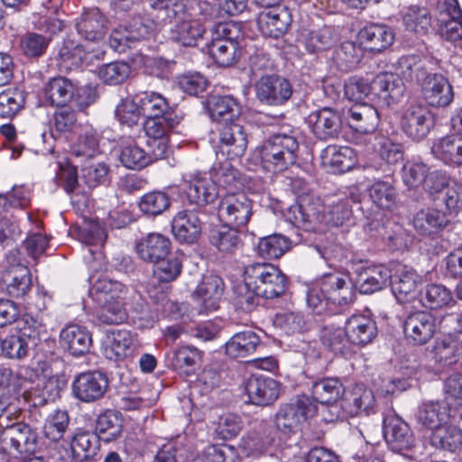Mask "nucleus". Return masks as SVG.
<instances>
[{
  "mask_svg": "<svg viewBox=\"0 0 462 462\" xmlns=\"http://www.w3.org/2000/svg\"><path fill=\"white\" fill-rule=\"evenodd\" d=\"M361 192L357 187L346 189L343 195L334 200L329 207V220L335 226H341L352 217V205L359 203Z\"/></svg>",
  "mask_w": 462,
  "mask_h": 462,
  "instance_id": "nucleus-36",
  "label": "nucleus"
},
{
  "mask_svg": "<svg viewBox=\"0 0 462 462\" xmlns=\"http://www.w3.org/2000/svg\"><path fill=\"white\" fill-rule=\"evenodd\" d=\"M273 442L271 428L261 424L242 439L241 448L246 456L258 457L267 452Z\"/></svg>",
  "mask_w": 462,
  "mask_h": 462,
  "instance_id": "nucleus-39",
  "label": "nucleus"
},
{
  "mask_svg": "<svg viewBox=\"0 0 462 462\" xmlns=\"http://www.w3.org/2000/svg\"><path fill=\"white\" fill-rule=\"evenodd\" d=\"M436 21L440 36L454 44L462 42V10L457 0H443L439 5Z\"/></svg>",
  "mask_w": 462,
  "mask_h": 462,
  "instance_id": "nucleus-9",
  "label": "nucleus"
},
{
  "mask_svg": "<svg viewBox=\"0 0 462 462\" xmlns=\"http://www.w3.org/2000/svg\"><path fill=\"white\" fill-rule=\"evenodd\" d=\"M320 293L331 304L349 306L356 300V292L347 275L332 271L321 275L318 282Z\"/></svg>",
  "mask_w": 462,
  "mask_h": 462,
  "instance_id": "nucleus-6",
  "label": "nucleus"
},
{
  "mask_svg": "<svg viewBox=\"0 0 462 462\" xmlns=\"http://www.w3.org/2000/svg\"><path fill=\"white\" fill-rule=\"evenodd\" d=\"M256 98L267 106H281L292 95L289 80L278 75L262 76L254 85Z\"/></svg>",
  "mask_w": 462,
  "mask_h": 462,
  "instance_id": "nucleus-8",
  "label": "nucleus"
},
{
  "mask_svg": "<svg viewBox=\"0 0 462 462\" xmlns=\"http://www.w3.org/2000/svg\"><path fill=\"white\" fill-rule=\"evenodd\" d=\"M309 124L313 134L319 140H330L338 136L341 132V117L329 107H323L309 116Z\"/></svg>",
  "mask_w": 462,
  "mask_h": 462,
  "instance_id": "nucleus-21",
  "label": "nucleus"
},
{
  "mask_svg": "<svg viewBox=\"0 0 462 462\" xmlns=\"http://www.w3.org/2000/svg\"><path fill=\"white\" fill-rule=\"evenodd\" d=\"M142 112L139 101L135 102L131 97L122 98L115 108V116L121 125L133 127L137 125L141 119Z\"/></svg>",
  "mask_w": 462,
  "mask_h": 462,
  "instance_id": "nucleus-60",
  "label": "nucleus"
},
{
  "mask_svg": "<svg viewBox=\"0 0 462 462\" xmlns=\"http://www.w3.org/2000/svg\"><path fill=\"white\" fill-rule=\"evenodd\" d=\"M150 34L149 27L137 21L130 25V31L114 30L109 37L110 47L119 53L125 52L129 47V42L146 38Z\"/></svg>",
  "mask_w": 462,
  "mask_h": 462,
  "instance_id": "nucleus-45",
  "label": "nucleus"
},
{
  "mask_svg": "<svg viewBox=\"0 0 462 462\" xmlns=\"http://www.w3.org/2000/svg\"><path fill=\"white\" fill-rule=\"evenodd\" d=\"M384 439L389 448L409 457L405 452L415 448V438L410 426L399 416L389 417L384 421Z\"/></svg>",
  "mask_w": 462,
  "mask_h": 462,
  "instance_id": "nucleus-11",
  "label": "nucleus"
},
{
  "mask_svg": "<svg viewBox=\"0 0 462 462\" xmlns=\"http://www.w3.org/2000/svg\"><path fill=\"white\" fill-rule=\"evenodd\" d=\"M170 206L168 195L161 191H152L143 195L139 201L140 210L150 216L163 213Z\"/></svg>",
  "mask_w": 462,
  "mask_h": 462,
  "instance_id": "nucleus-63",
  "label": "nucleus"
},
{
  "mask_svg": "<svg viewBox=\"0 0 462 462\" xmlns=\"http://www.w3.org/2000/svg\"><path fill=\"white\" fill-rule=\"evenodd\" d=\"M319 337L322 345L335 355H346L350 352L351 343L347 338L346 328L324 326Z\"/></svg>",
  "mask_w": 462,
  "mask_h": 462,
  "instance_id": "nucleus-46",
  "label": "nucleus"
},
{
  "mask_svg": "<svg viewBox=\"0 0 462 462\" xmlns=\"http://www.w3.org/2000/svg\"><path fill=\"white\" fill-rule=\"evenodd\" d=\"M245 393L253 404L266 406L278 399L280 383L273 378L254 374L246 381Z\"/></svg>",
  "mask_w": 462,
  "mask_h": 462,
  "instance_id": "nucleus-23",
  "label": "nucleus"
},
{
  "mask_svg": "<svg viewBox=\"0 0 462 462\" xmlns=\"http://www.w3.org/2000/svg\"><path fill=\"white\" fill-rule=\"evenodd\" d=\"M240 33L236 24L219 23L210 29L211 39L204 51L220 67H229L238 60V42Z\"/></svg>",
  "mask_w": 462,
  "mask_h": 462,
  "instance_id": "nucleus-4",
  "label": "nucleus"
},
{
  "mask_svg": "<svg viewBox=\"0 0 462 462\" xmlns=\"http://www.w3.org/2000/svg\"><path fill=\"white\" fill-rule=\"evenodd\" d=\"M358 38L365 49L381 52L393 44L394 33L387 25L371 23L359 31Z\"/></svg>",
  "mask_w": 462,
  "mask_h": 462,
  "instance_id": "nucleus-29",
  "label": "nucleus"
},
{
  "mask_svg": "<svg viewBox=\"0 0 462 462\" xmlns=\"http://www.w3.org/2000/svg\"><path fill=\"white\" fill-rule=\"evenodd\" d=\"M257 248L263 257L279 258L290 248V241L283 236L273 235L262 238Z\"/></svg>",
  "mask_w": 462,
  "mask_h": 462,
  "instance_id": "nucleus-62",
  "label": "nucleus"
},
{
  "mask_svg": "<svg viewBox=\"0 0 462 462\" xmlns=\"http://www.w3.org/2000/svg\"><path fill=\"white\" fill-rule=\"evenodd\" d=\"M186 182V194L191 204L204 207L214 202L219 195L216 183L206 173L192 175Z\"/></svg>",
  "mask_w": 462,
  "mask_h": 462,
  "instance_id": "nucleus-24",
  "label": "nucleus"
},
{
  "mask_svg": "<svg viewBox=\"0 0 462 462\" xmlns=\"http://www.w3.org/2000/svg\"><path fill=\"white\" fill-rule=\"evenodd\" d=\"M344 386L338 378L327 377L316 381L311 386L312 399L321 404H332L344 393Z\"/></svg>",
  "mask_w": 462,
  "mask_h": 462,
  "instance_id": "nucleus-44",
  "label": "nucleus"
},
{
  "mask_svg": "<svg viewBox=\"0 0 462 462\" xmlns=\"http://www.w3.org/2000/svg\"><path fill=\"white\" fill-rule=\"evenodd\" d=\"M120 162L127 169L140 170L151 162V157L134 142H129L122 146Z\"/></svg>",
  "mask_w": 462,
  "mask_h": 462,
  "instance_id": "nucleus-57",
  "label": "nucleus"
},
{
  "mask_svg": "<svg viewBox=\"0 0 462 462\" xmlns=\"http://www.w3.org/2000/svg\"><path fill=\"white\" fill-rule=\"evenodd\" d=\"M217 214L223 223L235 228L245 226L253 215V201L244 192L226 193L221 197Z\"/></svg>",
  "mask_w": 462,
  "mask_h": 462,
  "instance_id": "nucleus-5",
  "label": "nucleus"
},
{
  "mask_svg": "<svg viewBox=\"0 0 462 462\" xmlns=\"http://www.w3.org/2000/svg\"><path fill=\"white\" fill-rule=\"evenodd\" d=\"M171 229L174 236L180 242L192 244L201 233V222L191 211H180L172 219Z\"/></svg>",
  "mask_w": 462,
  "mask_h": 462,
  "instance_id": "nucleus-32",
  "label": "nucleus"
},
{
  "mask_svg": "<svg viewBox=\"0 0 462 462\" xmlns=\"http://www.w3.org/2000/svg\"><path fill=\"white\" fill-rule=\"evenodd\" d=\"M462 137L446 135L433 142L431 153L445 164L457 167Z\"/></svg>",
  "mask_w": 462,
  "mask_h": 462,
  "instance_id": "nucleus-47",
  "label": "nucleus"
},
{
  "mask_svg": "<svg viewBox=\"0 0 462 462\" xmlns=\"http://www.w3.org/2000/svg\"><path fill=\"white\" fill-rule=\"evenodd\" d=\"M60 341L71 355L82 356L88 352L92 338L86 328L78 325H69L60 332Z\"/></svg>",
  "mask_w": 462,
  "mask_h": 462,
  "instance_id": "nucleus-37",
  "label": "nucleus"
},
{
  "mask_svg": "<svg viewBox=\"0 0 462 462\" xmlns=\"http://www.w3.org/2000/svg\"><path fill=\"white\" fill-rule=\"evenodd\" d=\"M244 281L247 288L264 299L280 297L287 287L286 276L278 267L265 262L253 263L245 266Z\"/></svg>",
  "mask_w": 462,
  "mask_h": 462,
  "instance_id": "nucleus-3",
  "label": "nucleus"
},
{
  "mask_svg": "<svg viewBox=\"0 0 462 462\" xmlns=\"http://www.w3.org/2000/svg\"><path fill=\"white\" fill-rule=\"evenodd\" d=\"M373 203L382 209L391 210L397 202V191L394 186L386 180H375L368 189Z\"/></svg>",
  "mask_w": 462,
  "mask_h": 462,
  "instance_id": "nucleus-52",
  "label": "nucleus"
},
{
  "mask_svg": "<svg viewBox=\"0 0 462 462\" xmlns=\"http://www.w3.org/2000/svg\"><path fill=\"white\" fill-rule=\"evenodd\" d=\"M402 21L406 30L417 35H426L432 23L429 11L418 6H411L404 14Z\"/></svg>",
  "mask_w": 462,
  "mask_h": 462,
  "instance_id": "nucleus-54",
  "label": "nucleus"
},
{
  "mask_svg": "<svg viewBox=\"0 0 462 462\" xmlns=\"http://www.w3.org/2000/svg\"><path fill=\"white\" fill-rule=\"evenodd\" d=\"M433 126V119L429 109L422 105H411L403 112L401 118L402 132L411 140L424 139Z\"/></svg>",
  "mask_w": 462,
  "mask_h": 462,
  "instance_id": "nucleus-12",
  "label": "nucleus"
},
{
  "mask_svg": "<svg viewBox=\"0 0 462 462\" xmlns=\"http://www.w3.org/2000/svg\"><path fill=\"white\" fill-rule=\"evenodd\" d=\"M108 387L106 376L101 372H87L79 374L72 383L74 396L83 402L99 400Z\"/></svg>",
  "mask_w": 462,
  "mask_h": 462,
  "instance_id": "nucleus-15",
  "label": "nucleus"
},
{
  "mask_svg": "<svg viewBox=\"0 0 462 462\" xmlns=\"http://www.w3.org/2000/svg\"><path fill=\"white\" fill-rule=\"evenodd\" d=\"M153 276L162 282L175 281L180 274L182 269V259L171 253L156 263H152Z\"/></svg>",
  "mask_w": 462,
  "mask_h": 462,
  "instance_id": "nucleus-55",
  "label": "nucleus"
},
{
  "mask_svg": "<svg viewBox=\"0 0 462 462\" xmlns=\"http://www.w3.org/2000/svg\"><path fill=\"white\" fill-rule=\"evenodd\" d=\"M124 419L120 411L106 410L101 413L96 421V430L106 442L114 441L121 438L123 433Z\"/></svg>",
  "mask_w": 462,
  "mask_h": 462,
  "instance_id": "nucleus-42",
  "label": "nucleus"
},
{
  "mask_svg": "<svg viewBox=\"0 0 462 462\" xmlns=\"http://www.w3.org/2000/svg\"><path fill=\"white\" fill-rule=\"evenodd\" d=\"M50 42L51 39L42 34L27 32L22 37L20 47L26 57L39 58L45 53Z\"/></svg>",
  "mask_w": 462,
  "mask_h": 462,
  "instance_id": "nucleus-64",
  "label": "nucleus"
},
{
  "mask_svg": "<svg viewBox=\"0 0 462 462\" xmlns=\"http://www.w3.org/2000/svg\"><path fill=\"white\" fill-rule=\"evenodd\" d=\"M174 17L176 22L171 29L173 40L186 47L198 46L207 32L204 23L188 13L185 7L180 14Z\"/></svg>",
  "mask_w": 462,
  "mask_h": 462,
  "instance_id": "nucleus-14",
  "label": "nucleus"
},
{
  "mask_svg": "<svg viewBox=\"0 0 462 462\" xmlns=\"http://www.w3.org/2000/svg\"><path fill=\"white\" fill-rule=\"evenodd\" d=\"M260 344L261 339L255 332H238L226 343V353L232 358L248 357L256 351Z\"/></svg>",
  "mask_w": 462,
  "mask_h": 462,
  "instance_id": "nucleus-38",
  "label": "nucleus"
},
{
  "mask_svg": "<svg viewBox=\"0 0 462 462\" xmlns=\"http://www.w3.org/2000/svg\"><path fill=\"white\" fill-rule=\"evenodd\" d=\"M247 143L245 128L236 121L225 124L219 131V152L229 159L243 156Z\"/></svg>",
  "mask_w": 462,
  "mask_h": 462,
  "instance_id": "nucleus-19",
  "label": "nucleus"
},
{
  "mask_svg": "<svg viewBox=\"0 0 462 462\" xmlns=\"http://www.w3.org/2000/svg\"><path fill=\"white\" fill-rule=\"evenodd\" d=\"M324 152V164L329 166L335 173L346 172L351 170L356 163L355 152L350 147H328Z\"/></svg>",
  "mask_w": 462,
  "mask_h": 462,
  "instance_id": "nucleus-48",
  "label": "nucleus"
},
{
  "mask_svg": "<svg viewBox=\"0 0 462 462\" xmlns=\"http://www.w3.org/2000/svg\"><path fill=\"white\" fill-rule=\"evenodd\" d=\"M421 301L424 306L432 309H441L453 301L449 289L441 284H428L422 295Z\"/></svg>",
  "mask_w": 462,
  "mask_h": 462,
  "instance_id": "nucleus-59",
  "label": "nucleus"
},
{
  "mask_svg": "<svg viewBox=\"0 0 462 462\" xmlns=\"http://www.w3.org/2000/svg\"><path fill=\"white\" fill-rule=\"evenodd\" d=\"M2 290L14 298L23 297L32 288L31 273L23 263H12L2 273Z\"/></svg>",
  "mask_w": 462,
  "mask_h": 462,
  "instance_id": "nucleus-20",
  "label": "nucleus"
},
{
  "mask_svg": "<svg viewBox=\"0 0 462 462\" xmlns=\"http://www.w3.org/2000/svg\"><path fill=\"white\" fill-rule=\"evenodd\" d=\"M449 416V408L443 401L424 402L416 413L417 421L430 430H438L447 423Z\"/></svg>",
  "mask_w": 462,
  "mask_h": 462,
  "instance_id": "nucleus-33",
  "label": "nucleus"
},
{
  "mask_svg": "<svg viewBox=\"0 0 462 462\" xmlns=\"http://www.w3.org/2000/svg\"><path fill=\"white\" fill-rule=\"evenodd\" d=\"M75 86L64 77H55L43 88V100L52 106H65L74 97Z\"/></svg>",
  "mask_w": 462,
  "mask_h": 462,
  "instance_id": "nucleus-35",
  "label": "nucleus"
},
{
  "mask_svg": "<svg viewBox=\"0 0 462 462\" xmlns=\"http://www.w3.org/2000/svg\"><path fill=\"white\" fill-rule=\"evenodd\" d=\"M345 328L351 345L365 346L376 337L377 327L368 316L352 315L346 321Z\"/></svg>",
  "mask_w": 462,
  "mask_h": 462,
  "instance_id": "nucleus-30",
  "label": "nucleus"
},
{
  "mask_svg": "<svg viewBox=\"0 0 462 462\" xmlns=\"http://www.w3.org/2000/svg\"><path fill=\"white\" fill-rule=\"evenodd\" d=\"M391 278L390 270L383 266L369 268L359 278V291L363 294H372L384 288Z\"/></svg>",
  "mask_w": 462,
  "mask_h": 462,
  "instance_id": "nucleus-50",
  "label": "nucleus"
},
{
  "mask_svg": "<svg viewBox=\"0 0 462 462\" xmlns=\"http://www.w3.org/2000/svg\"><path fill=\"white\" fill-rule=\"evenodd\" d=\"M436 330V319L429 311L411 312L403 321L405 337L413 345H425L434 337Z\"/></svg>",
  "mask_w": 462,
  "mask_h": 462,
  "instance_id": "nucleus-10",
  "label": "nucleus"
},
{
  "mask_svg": "<svg viewBox=\"0 0 462 462\" xmlns=\"http://www.w3.org/2000/svg\"><path fill=\"white\" fill-rule=\"evenodd\" d=\"M374 96L387 106L400 102L405 86L402 79L395 73L383 71L376 74L372 79Z\"/></svg>",
  "mask_w": 462,
  "mask_h": 462,
  "instance_id": "nucleus-18",
  "label": "nucleus"
},
{
  "mask_svg": "<svg viewBox=\"0 0 462 462\" xmlns=\"http://www.w3.org/2000/svg\"><path fill=\"white\" fill-rule=\"evenodd\" d=\"M75 26L78 33L87 41L98 42L107 32V20L97 8L83 12L76 19Z\"/></svg>",
  "mask_w": 462,
  "mask_h": 462,
  "instance_id": "nucleus-26",
  "label": "nucleus"
},
{
  "mask_svg": "<svg viewBox=\"0 0 462 462\" xmlns=\"http://www.w3.org/2000/svg\"><path fill=\"white\" fill-rule=\"evenodd\" d=\"M171 248L169 237L161 233H149L142 236L135 244L134 249L139 259L145 263H156L166 257Z\"/></svg>",
  "mask_w": 462,
  "mask_h": 462,
  "instance_id": "nucleus-22",
  "label": "nucleus"
},
{
  "mask_svg": "<svg viewBox=\"0 0 462 462\" xmlns=\"http://www.w3.org/2000/svg\"><path fill=\"white\" fill-rule=\"evenodd\" d=\"M421 93L427 104L433 107H446L454 98L453 87L447 78L438 73L425 77L421 84Z\"/></svg>",
  "mask_w": 462,
  "mask_h": 462,
  "instance_id": "nucleus-16",
  "label": "nucleus"
},
{
  "mask_svg": "<svg viewBox=\"0 0 462 462\" xmlns=\"http://www.w3.org/2000/svg\"><path fill=\"white\" fill-rule=\"evenodd\" d=\"M377 110L367 104L354 105L348 110V124L351 128L360 134H372L379 125Z\"/></svg>",
  "mask_w": 462,
  "mask_h": 462,
  "instance_id": "nucleus-34",
  "label": "nucleus"
},
{
  "mask_svg": "<svg viewBox=\"0 0 462 462\" xmlns=\"http://www.w3.org/2000/svg\"><path fill=\"white\" fill-rule=\"evenodd\" d=\"M257 23L263 34L277 39L284 35L291 27L292 15L288 7L275 5L262 11Z\"/></svg>",
  "mask_w": 462,
  "mask_h": 462,
  "instance_id": "nucleus-13",
  "label": "nucleus"
},
{
  "mask_svg": "<svg viewBox=\"0 0 462 462\" xmlns=\"http://www.w3.org/2000/svg\"><path fill=\"white\" fill-rule=\"evenodd\" d=\"M129 289L122 282L106 277L95 282L90 296L101 307L100 319L106 324H119L126 319V305Z\"/></svg>",
  "mask_w": 462,
  "mask_h": 462,
  "instance_id": "nucleus-1",
  "label": "nucleus"
},
{
  "mask_svg": "<svg viewBox=\"0 0 462 462\" xmlns=\"http://www.w3.org/2000/svg\"><path fill=\"white\" fill-rule=\"evenodd\" d=\"M232 159L228 157L221 162L214 164L212 167L209 177L217 186L223 187L224 189L236 186L238 181L237 175L238 171L231 164Z\"/></svg>",
  "mask_w": 462,
  "mask_h": 462,
  "instance_id": "nucleus-61",
  "label": "nucleus"
},
{
  "mask_svg": "<svg viewBox=\"0 0 462 462\" xmlns=\"http://www.w3.org/2000/svg\"><path fill=\"white\" fill-rule=\"evenodd\" d=\"M421 277L413 269L403 267L391 282L392 291L400 303L416 299Z\"/></svg>",
  "mask_w": 462,
  "mask_h": 462,
  "instance_id": "nucleus-28",
  "label": "nucleus"
},
{
  "mask_svg": "<svg viewBox=\"0 0 462 462\" xmlns=\"http://www.w3.org/2000/svg\"><path fill=\"white\" fill-rule=\"evenodd\" d=\"M208 112L214 121L228 124L240 115V106L231 96L212 97L208 101Z\"/></svg>",
  "mask_w": 462,
  "mask_h": 462,
  "instance_id": "nucleus-43",
  "label": "nucleus"
},
{
  "mask_svg": "<svg viewBox=\"0 0 462 462\" xmlns=\"http://www.w3.org/2000/svg\"><path fill=\"white\" fill-rule=\"evenodd\" d=\"M225 224L210 229L209 243L223 254H234L240 249L242 242L236 228Z\"/></svg>",
  "mask_w": 462,
  "mask_h": 462,
  "instance_id": "nucleus-40",
  "label": "nucleus"
},
{
  "mask_svg": "<svg viewBox=\"0 0 462 462\" xmlns=\"http://www.w3.org/2000/svg\"><path fill=\"white\" fill-rule=\"evenodd\" d=\"M25 94L18 88L6 89L0 93V116L13 118L23 107Z\"/></svg>",
  "mask_w": 462,
  "mask_h": 462,
  "instance_id": "nucleus-58",
  "label": "nucleus"
},
{
  "mask_svg": "<svg viewBox=\"0 0 462 462\" xmlns=\"http://www.w3.org/2000/svg\"><path fill=\"white\" fill-rule=\"evenodd\" d=\"M3 448L14 456L32 455L38 449V435L28 424L16 423L0 433Z\"/></svg>",
  "mask_w": 462,
  "mask_h": 462,
  "instance_id": "nucleus-7",
  "label": "nucleus"
},
{
  "mask_svg": "<svg viewBox=\"0 0 462 462\" xmlns=\"http://www.w3.org/2000/svg\"><path fill=\"white\" fill-rule=\"evenodd\" d=\"M142 116L145 118L158 117L166 114H175L169 106L168 100L157 92H143L138 97Z\"/></svg>",
  "mask_w": 462,
  "mask_h": 462,
  "instance_id": "nucleus-51",
  "label": "nucleus"
},
{
  "mask_svg": "<svg viewBox=\"0 0 462 462\" xmlns=\"http://www.w3.org/2000/svg\"><path fill=\"white\" fill-rule=\"evenodd\" d=\"M136 346V339L130 331L113 329L107 333L104 354L110 360L121 361L131 356Z\"/></svg>",
  "mask_w": 462,
  "mask_h": 462,
  "instance_id": "nucleus-27",
  "label": "nucleus"
},
{
  "mask_svg": "<svg viewBox=\"0 0 462 462\" xmlns=\"http://www.w3.org/2000/svg\"><path fill=\"white\" fill-rule=\"evenodd\" d=\"M360 59L361 50L351 41L342 42L333 55L334 63L342 71H349L356 68Z\"/></svg>",
  "mask_w": 462,
  "mask_h": 462,
  "instance_id": "nucleus-56",
  "label": "nucleus"
},
{
  "mask_svg": "<svg viewBox=\"0 0 462 462\" xmlns=\"http://www.w3.org/2000/svg\"><path fill=\"white\" fill-rule=\"evenodd\" d=\"M337 40V33L332 27L323 26L310 30L302 29L298 41L310 53H317L332 47Z\"/></svg>",
  "mask_w": 462,
  "mask_h": 462,
  "instance_id": "nucleus-31",
  "label": "nucleus"
},
{
  "mask_svg": "<svg viewBox=\"0 0 462 462\" xmlns=\"http://www.w3.org/2000/svg\"><path fill=\"white\" fill-rule=\"evenodd\" d=\"M70 451L65 450L61 462H90L99 450V437L91 431H78L70 439Z\"/></svg>",
  "mask_w": 462,
  "mask_h": 462,
  "instance_id": "nucleus-17",
  "label": "nucleus"
},
{
  "mask_svg": "<svg viewBox=\"0 0 462 462\" xmlns=\"http://www.w3.org/2000/svg\"><path fill=\"white\" fill-rule=\"evenodd\" d=\"M299 143L297 138L285 133L270 136L260 150L263 167L273 173L282 172L295 164Z\"/></svg>",
  "mask_w": 462,
  "mask_h": 462,
  "instance_id": "nucleus-2",
  "label": "nucleus"
},
{
  "mask_svg": "<svg viewBox=\"0 0 462 462\" xmlns=\"http://www.w3.org/2000/svg\"><path fill=\"white\" fill-rule=\"evenodd\" d=\"M176 114H166L158 117L145 118L143 128L149 138L168 137L181 121Z\"/></svg>",
  "mask_w": 462,
  "mask_h": 462,
  "instance_id": "nucleus-53",
  "label": "nucleus"
},
{
  "mask_svg": "<svg viewBox=\"0 0 462 462\" xmlns=\"http://www.w3.org/2000/svg\"><path fill=\"white\" fill-rule=\"evenodd\" d=\"M224 291L222 279L216 275L203 278L197 287L194 294L199 304V312L208 314L217 310Z\"/></svg>",
  "mask_w": 462,
  "mask_h": 462,
  "instance_id": "nucleus-25",
  "label": "nucleus"
},
{
  "mask_svg": "<svg viewBox=\"0 0 462 462\" xmlns=\"http://www.w3.org/2000/svg\"><path fill=\"white\" fill-rule=\"evenodd\" d=\"M448 220L446 215L436 209H421L413 217V226L422 236L437 233Z\"/></svg>",
  "mask_w": 462,
  "mask_h": 462,
  "instance_id": "nucleus-49",
  "label": "nucleus"
},
{
  "mask_svg": "<svg viewBox=\"0 0 462 462\" xmlns=\"http://www.w3.org/2000/svg\"><path fill=\"white\" fill-rule=\"evenodd\" d=\"M374 396L370 389L357 386L344 401L343 408L351 416L374 413Z\"/></svg>",
  "mask_w": 462,
  "mask_h": 462,
  "instance_id": "nucleus-41",
  "label": "nucleus"
}]
</instances>
